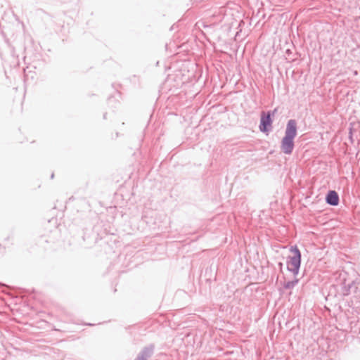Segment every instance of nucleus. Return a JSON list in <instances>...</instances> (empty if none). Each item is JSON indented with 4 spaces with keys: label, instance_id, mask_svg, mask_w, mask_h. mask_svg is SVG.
Wrapping results in <instances>:
<instances>
[{
    "label": "nucleus",
    "instance_id": "f257e3e1",
    "mask_svg": "<svg viewBox=\"0 0 360 360\" xmlns=\"http://www.w3.org/2000/svg\"><path fill=\"white\" fill-rule=\"evenodd\" d=\"M297 135V122L289 120L287 122L285 136L281 141V148L283 153L290 155L294 149V139Z\"/></svg>",
    "mask_w": 360,
    "mask_h": 360
},
{
    "label": "nucleus",
    "instance_id": "0eeeda50",
    "mask_svg": "<svg viewBox=\"0 0 360 360\" xmlns=\"http://www.w3.org/2000/svg\"><path fill=\"white\" fill-rule=\"evenodd\" d=\"M349 134H350L349 138L352 139V129H350Z\"/></svg>",
    "mask_w": 360,
    "mask_h": 360
},
{
    "label": "nucleus",
    "instance_id": "39448f33",
    "mask_svg": "<svg viewBox=\"0 0 360 360\" xmlns=\"http://www.w3.org/2000/svg\"><path fill=\"white\" fill-rule=\"evenodd\" d=\"M326 201L330 205H338L339 203V196L336 191H330L326 195Z\"/></svg>",
    "mask_w": 360,
    "mask_h": 360
},
{
    "label": "nucleus",
    "instance_id": "1a4fd4ad",
    "mask_svg": "<svg viewBox=\"0 0 360 360\" xmlns=\"http://www.w3.org/2000/svg\"><path fill=\"white\" fill-rule=\"evenodd\" d=\"M53 176H54V174H51V179H53Z\"/></svg>",
    "mask_w": 360,
    "mask_h": 360
},
{
    "label": "nucleus",
    "instance_id": "6e6552de",
    "mask_svg": "<svg viewBox=\"0 0 360 360\" xmlns=\"http://www.w3.org/2000/svg\"><path fill=\"white\" fill-rule=\"evenodd\" d=\"M354 75H357V71H356V70H355V71L354 72Z\"/></svg>",
    "mask_w": 360,
    "mask_h": 360
},
{
    "label": "nucleus",
    "instance_id": "20e7f679",
    "mask_svg": "<svg viewBox=\"0 0 360 360\" xmlns=\"http://www.w3.org/2000/svg\"><path fill=\"white\" fill-rule=\"evenodd\" d=\"M153 345L144 347L134 360H148L153 354Z\"/></svg>",
    "mask_w": 360,
    "mask_h": 360
},
{
    "label": "nucleus",
    "instance_id": "423d86ee",
    "mask_svg": "<svg viewBox=\"0 0 360 360\" xmlns=\"http://www.w3.org/2000/svg\"><path fill=\"white\" fill-rule=\"evenodd\" d=\"M299 282L297 278L294 279L291 281L285 282L283 285L285 289H292Z\"/></svg>",
    "mask_w": 360,
    "mask_h": 360
},
{
    "label": "nucleus",
    "instance_id": "f03ea898",
    "mask_svg": "<svg viewBox=\"0 0 360 360\" xmlns=\"http://www.w3.org/2000/svg\"><path fill=\"white\" fill-rule=\"evenodd\" d=\"M290 252L293 253V255L290 257V260L287 263V269L296 276L299 273L300 267L301 253L297 246H292Z\"/></svg>",
    "mask_w": 360,
    "mask_h": 360
},
{
    "label": "nucleus",
    "instance_id": "7ed1b4c3",
    "mask_svg": "<svg viewBox=\"0 0 360 360\" xmlns=\"http://www.w3.org/2000/svg\"><path fill=\"white\" fill-rule=\"evenodd\" d=\"M271 113L268 112L265 113L264 112H262L261 119H260V124H259V130L262 132H267L271 130Z\"/></svg>",
    "mask_w": 360,
    "mask_h": 360
}]
</instances>
